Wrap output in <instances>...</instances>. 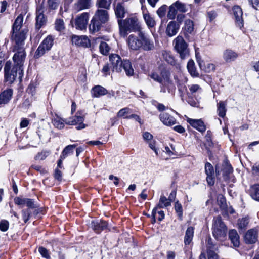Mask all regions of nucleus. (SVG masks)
<instances>
[{
    "label": "nucleus",
    "instance_id": "f257e3e1",
    "mask_svg": "<svg viewBox=\"0 0 259 259\" xmlns=\"http://www.w3.org/2000/svg\"><path fill=\"white\" fill-rule=\"evenodd\" d=\"M170 73L166 70H162L159 75L155 71H153L149 74V76L155 81L160 84L161 92H168L172 93L176 90V87L170 78Z\"/></svg>",
    "mask_w": 259,
    "mask_h": 259
},
{
    "label": "nucleus",
    "instance_id": "f03ea898",
    "mask_svg": "<svg viewBox=\"0 0 259 259\" xmlns=\"http://www.w3.org/2000/svg\"><path fill=\"white\" fill-rule=\"evenodd\" d=\"M109 19L110 15L107 10L97 9L89 26L90 32L94 33L98 32L104 24L108 22Z\"/></svg>",
    "mask_w": 259,
    "mask_h": 259
},
{
    "label": "nucleus",
    "instance_id": "7ed1b4c3",
    "mask_svg": "<svg viewBox=\"0 0 259 259\" xmlns=\"http://www.w3.org/2000/svg\"><path fill=\"white\" fill-rule=\"evenodd\" d=\"M187 11L186 5L178 0L169 6L167 17L170 20H174L176 18V21L180 25L185 18V15L182 13H186Z\"/></svg>",
    "mask_w": 259,
    "mask_h": 259
},
{
    "label": "nucleus",
    "instance_id": "20e7f679",
    "mask_svg": "<svg viewBox=\"0 0 259 259\" xmlns=\"http://www.w3.org/2000/svg\"><path fill=\"white\" fill-rule=\"evenodd\" d=\"M23 22V17L20 14L15 19L12 26L11 38L15 43H21L24 41L27 31L21 30Z\"/></svg>",
    "mask_w": 259,
    "mask_h": 259
},
{
    "label": "nucleus",
    "instance_id": "39448f33",
    "mask_svg": "<svg viewBox=\"0 0 259 259\" xmlns=\"http://www.w3.org/2000/svg\"><path fill=\"white\" fill-rule=\"evenodd\" d=\"M118 24L120 35L124 37L131 31H140L138 19L135 17L127 18L124 20L118 19Z\"/></svg>",
    "mask_w": 259,
    "mask_h": 259
},
{
    "label": "nucleus",
    "instance_id": "423d86ee",
    "mask_svg": "<svg viewBox=\"0 0 259 259\" xmlns=\"http://www.w3.org/2000/svg\"><path fill=\"white\" fill-rule=\"evenodd\" d=\"M5 79L9 84H12L15 80L17 73L19 74V78L21 80L23 75V69L21 67L15 65L11 68V63L7 61L4 67Z\"/></svg>",
    "mask_w": 259,
    "mask_h": 259
},
{
    "label": "nucleus",
    "instance_id": "0eeeda50",
    "mask_svg": "<svg viewBox=\"0 0 259 259\" xmlns=\"http://www.w3.org/2000/svg\"><path fill=\"white\" fill-rule=\"evenodd\" d=\"M174 49L179 54L180 58L184 60L189 57L188 45L183 36L178 35L173 41Z\"/></svg>",
    "mask_w": 259,
    "mask_h": 259
},
{
    "label": "nucleus",
    "instance_id": "6e6552de",
    "mask_svg": "<svg viewBox=\"0 0 259 259\" xmlns=\"http://www.w3.org/2000/svg\"><path fill=\"white\" fill-rule=\"evenodd\" d=\"M213 221V236L218 240L222 241L226 236L227 227L220 216L215 218Z\"/></svg>",
    "mask_w": 259,
    "mask_h": 259
},
{
    "label": "nucleus",
    "instance_id": "1a4fd4ad",
    "mask_svg": "<svg viewBox=\"0 0 259 259\" xmlns=\"http://www.w3.org/2000/svg\"><path fill=\"white\" fill-rule=\"evenodd\" d=\"M24 45V41L21 42V43H15L13 49V51L16 52L13 57L15 65L21 67L22 68H23V65L26 57Z\"/></svg>",
    "mask_w": 259,
    "mask_h": 259
},
{
    "label": "nucleus",
    "instance_id": "9d476101",
    "mask_svg": "<svg viewBox=\"0 0 259 259\" xmlns=\"http://www.w3.org/2000/svg\"><path fill=\"white\" fill-rule=\"evenodd\" d=\"M44 9L43 4L38 5L36 8L35 29L38 30L45 26L47 23V18L44 15Z\"/></svg>",
    "mask_w": 259,
    "mask_h": 259
},
{
    "label": "nucleus",
    "instance_id": "9b49d317",
    "mask_svg": "<svg viewBox=\"0 0 259 259\" xmlns=\"http://www.w3.org/2000/svg\"><path fill=\"white\" fill-rule=\"evenodd\" d=\"M138 36L141 39V49L144 51H151L154 49V42L144 32L139 31Z\"/></svg>",
    "mask_w": 259,
    "mask_h": 259
},
{
    "label": "nucleus",
    "instance_id": "f8f14e48",
    "mask_svg": "<svg viewBox=\"0 0 259 259\" xmlns=\"http://www.w3.org/2000/svg\"><path fill=\"white\" fill-rule=\"evenodd\" d=\"M84 121V117L82 116L77 115L70 118L66 119L65 121V124L68 125H76V128L78 130L84 128L86 127V125L83 123Z\"/></svg>",
    "mask_w": 259,
    "mask_h": 259
},
{
    "label": "nucleus",
    "instance_id": "ddd939ff",
    "mask_svg": "<svg viewBox=\"0 0 259 259\" xmlns=\"http://www.w3.org/2000/svg\"><path fill=\"white\" fill-rule=\"evenodd\" d=\"M89 18V13L84 12L81 14L75 19V27L79 30H83L87 28Z\"/></svg>",
    "mask_w": 259,
    "mask_h": 259
},
{
    "label": "nucleus",
    "instance_id": "4468645a",
    "mask_svg": "<svg viewBox=\"0 0 259 259\" xmlns=\"http://www.w3.org/2000/svg\"><path fill=\"white\" fill-rule=\"evenodd\" d=\"M141 9L142 11L143 17L147 27L149 28L154 27L156 24L154 17L150 14L146 7L143 5L142 6Z\"/></svg>",
    "mask_w": 259,
    "mask_h": 259
},
{
    "label": "nucleus",
    "instance_id": "2eb2a0df",
    "mask_svg": "<svg viewBox=\"0 0 259 259\" xmlns=\"http://www.w3.org/2000/svg\"><path fill=\"white\" fill-rule=\"evenodd\" d=\"M258 240V231L255 228L248 230L244 236V240L246 244L255 243Z\"/></svg>",
    "mask_w": 259,
    "mask_h": 259
},
{
    "label": "nucleus",
    "instance_id": "dca6fc26",
    "mask_svg": "<svg viewBox=\"0 0 259 259\" xmlns=\"http://www.w3.org/2000/svg\"><path fill=\"white\" fill-rule=\"evenodd\" d=\"M93 5V0H76L73 8L76 12L90 9Z\"/></svg>",
    "mask_w": 259,
    "mask_h": 259
},
{
    "label": "nucleus",
    "instance_id": "f3484780",
    "mask_svg": "<svg viewBox=\"0 0 259 259\" xmlns=\"http://www.w3.org/2000/svg\"><path fill=\"white\" fill-rule=\"evenodd\" d=\"M109 60L112 66L113 71L118 72H121V66L123 61L121 60L120 57L115 54H111L109 56Z\"/></svg>",
    "mask_w": 259,
    "mask_h": 259
},
{
    "label": "nucleus",
    "instance_id": "a211bd4d",
    "mask_svg": "<svg viewBox=\"0 0 259 259\" xmlns=\"http://www.w3.org/2000/svg\"><path fill=\"white\" fill-rule=\"evenodd\" d=\"M180 26L176 21H170L166 28V35L170 37L176 35L180 29Z\"/></svg>",
    "mask_w": 259,
    "mask_h": 259
},
{
    "label": "nucleus",
    "instance_id": "6ab92c4d",
    "mask_svg": "<svg viewBox=\"0 0 259 259\" xmlns=\"http://www.w3.org/2000/svg\"><path fill=\"white\" fill-rule=\"evenodd\" d=\"M127 44L131 49L137 51L141 48V39L132 34L128 37Z\"/></svg>",
    "mask_w": 259,
    "mask_h": 259
},
{
    "label": "nucleus",
    "instance_id": "aec40b11",
    "mask_svg": "<svg viewBox=\"0 0 259 259\" xmlns=\"http://www.w3.org/2000/svg\"><path fill=\"white\" fill-rule=\"evenodd\" d=\"M205 171L207 175L206 181L210 186L214 184V172L213 166L209 162L206 163L205 165Z\"/></svg>",
    "mask_w": 259,
    "mask_h": 259
},
{
    "label": "nucleus",
    "instance_id": "412c9836",
    "mask_svg": "<svg viewBox=\"0 0 259 259\" xmlns=\"http://www.w3.org/2000/svg\"><path fill=\"white\" fill-rule=\"evenodd\" d=\"M233 12L235 18L236 25L241 28L243 26V12L241 8L239 6H235L233 8Z\"/></svg>",
    "mask_w": 259,
    "mask_h": 259
},
{
    "label": "nucleus",
    "instance_id": "4be33fe9",
    "mask_svg": "<svg viewBox=\"0 0 259 259\" xmlns=\"http://www.w3.org/2000/svg\"><path fill=\"white\" fill-rule=\"evenodd\" d=\"M72 42L76 46L83 47H88L90 45V40L86 36H73L72 37Z\"/></svg>",
    "mask_w": 259,
    "mask_h": 259
},
{
    "label": "nucleus",
    "instance_id": "5701e85b",
    "mask_svg": "<svg viewBox=\"0 0 259 259\" xmlns=\"http://www.w3.org/2000/svg\"><path fill=\"white\" fill-rule=\"evenodd\" d=\"M184 35L186 38L189 37V34H191L194 32V22L190 19L185 20L184 26L182 28Z\"/></svg>",
    "mask_w": 259,
    "mask_h": 259
},
{
    "label": "nucleus",
    "instance_id": "b1692460",
    "mask_svg": "<svg viewBox=\"0 0 259 259\" xmlns=\"http://www.w3.org/2000/svg\"><path fill=\"white\" fill-rule=\"evenodd\" d=\"M238 57V54L231 49L225 50L223 53V58L227 63L234 61Z\"/></svg>",
    "mask_w": 259,
    "mask_h": 259
},
{
    "label": "nucleus",
    "instance_id": "393cba45",
    "mask_svg": "<svg viewBox=\"0 0 259 259\" xmlns=\"http://www.w3.org/2000/svg\"><path fill=\"white\" fill-rule=\"evenodd\" d=\"M114 11L116 17L123 18L126 12L124 2H118L114 6Z\"/></svg>",
    "mask_w": 259,
    "mask_h": 259
},
{
    "label": "nucleus",
    "instance_id": "a878e982",
    "mask_svg": "<svg viewBox=\"0 0 259 259\" xmlns=\"http://www.w3.org/2000/svg\"><path fill=\"white\" fill-rule=\"evenodd\" d=\"M229 239L231 244L235 247H238L240 245V237L237 231L235 229L229 230L228 233Z\"/></svg>",
    "mask_w": 259,
    "mask_h": 259
},
{
    "label": "nucleus",
    "instance_id": "bb28decb",
    "mask_svg": "<svg viewBox=\"0 0 259 259\" xmlns=\"http://www.w3.org/2000/svg\"><path fill=\"white\" fill-rule=\"evenodd\" d=\"M159 117L161 121L166 126H171L176 123V119L167 113H162Z\"/></svg>",
    "mask_w": 259,
    "mask_h": 259
},
{
    "label": "nucleus",
    "instance_id": "cd10ccee",
    "mask_svg": "<svg viewBox=\"0 0 259 259\" xmlns=\"http://www.w3.org/2000/svg\"><path fill=\"white\" fill-rule=\"evenodd\" d=\"M187 122L193 127L200 132H204L206 130V126L201 119H193L188 118Z\"/></svg>",
    "mask_w": 259,
    "mask_h": 259
},
{
    "label": "nucleus",
    "instance_id": "c85d7f7f",
    "mask_svg": "<svg viewBox=\"0 0 259 259\" xmlns=\"http://www.w3.org/2000/svg\"><path fill=\"white\" fill-rule=\"evenodd\" d=\"M13 94L12 89H8L0 94V105L8 103L11 99Z\"/></svg>",
    "mask_w": 259,
    "mask_h": 259
},
{
    "label": "nucleus",
    "instance_id": "c756f323",
    "mask_svg": "<svg viewBox=\"0 0 259 259\" xmlns=\"http://www.w3.org/2000/svg\"><path fill=\"white\" fill-rule=\"evenodd\" d=\"M14 202L15 204L19 205H26L29 208H34L35 207L33 200L31 199L16 197L14 199Z\"/></svg>",
    "mask_w": 259,
    "mask_h": 259
},
{
    "label": "nucleus",
    "instance_id": "7c9ffc66",
    "mask_svg": "<svg viewBox=\"0 0 259 259\" xmlns=\"http://www.w3.org/2000/svg\"><path fill=\"white\" fill-rule=\"evenodd\" d=\"M107 226V223L103 220H100L99 222L97 221L92 222V228L98 233H100L102 230L106 229Z\"/></svg>",
    "mask_w": 259,
    "mask_h": 259
},
{
    "label": "nucleus",
    "instance_id": "2f4dec72",
    "mask_svg": "<svg viewBox=\"0 0 259 259\" xmlns=\"http://www.w3.org/2000/svg\"><path fill=\"white\" fill-rule=\"evenodd\" d=\"M121 67V71L123 69L127 76H132L134 73V70L132 68V64L129 60H124Z\"/></svg>",
    "mask_w": 259,
    "mask_h": 259
},
{
    "label": "nucleus",
    "instance_id": "473e14b6",
    "mask_svg": "<svg viewBox=\"0 0 259 259\" xmlns=\"http://www.w3.org/2000/svg\"><path fill=\"white\" fill-rule=\"evenodd\" d=\"M194 228L192 226L188 227L184 237V243L186 245H189L194 236Z\"/></svg>",
    "mask_w": 259,
    "mask_h": 259
},
{
    "label": "nucleus",
    "instance_id": "72a5a7b5",
    "mask_svg": "<svg viewBox=\"0 0 259 259\" xmlns=\"http://www.w3.org/2000/svg\"><path fill=\"white\" fill-rule=\"evenodd\" d=\"M108 94L107 90L100 85H96L92 89V94L95 97L98 98Z\"/></svg>",
    "mask_w": 259,
    "mask_h": 259
},
{
    "label": "nucleus",
    "instance_id": "f704fd0d",
    "mask_svg": "<svg viewBox=\"0 0 259 259\" xmlns=\"http://www.w3.org/2000/svg\"><path fill=\"white\" fill-rule=\"evenodd\" d=\"M112 0H97L96 6L98 9H103L108 11L111 7Z\"/></svg>",
    "mask_w": 259,
    "mask_h": 259
},
{
    "label": "nucleus",
    "instance_id": "c9c22d12",
    "mask_svg": "<svg viewBox=\"0 0 259 259\" xmlns=\"http://www.w3.org/2000/svg\"><path fill=\"white\" fill-rule=\"evenodd\" d=\"M227 103L224 101H220L217 104V112L218 115L224 118L226 115Z\"/></svg>",
    "mask_w": 259,
    "mask_h": 259
},
{
    "label": "nucleus",
    "instance_id": "e433bc0d",
    "mask_svg": "<svg viewBox=\"0 0 259 259\" xmlns=\"http://www.w3.org/2000/svg\"><path fill=\"white\" fill-rule=\"evenodd\" d=\"M163 56L168 63L173 66H176L177 68L179 67V65L177 64L174 57L170 52L165 51L163 53Z\"/></svg>",
    "mask_w": 259,
    "mask_h": 259
},
{
    "label": "nucleus",
    "instance_id": "4c0bfd02",
    "mask_svg": "<svg viewBox=\"0 0 259 259\" xmlns=\"http://www.w3.org/2000/svg\"><path fill=\"white\" fill-rule=\"evenodd\" d=\"M169 206H171V203L170 201H168L165 196L164 195H161L160 196L158 204L154 208H156L157 210L158 208H163L164 207H168Z\"/></svg>",
    "mask_w": 259,
    "mask_h": 259
},
{
    "label": "nucleus",
    "instance_id": "58836bf2",
    "mask_svg": "<svg viewBox=\"0 0 259 259\" xmlns=\"http://www.w3.org/2000/svg\"><path fill=\"white\" fill-rule=\"evenodd\" d=\"M66 119L64 120L58 116L52 119L53 125L58 129H62L65 126Z\"/></svg>",
    "mask_w": 259,
    "mask_h": 259
},
{
    "label": "nucleus",
    "instance_id": "ea45409f",
    "mask_svg": "<svg viewBox=\"0 0 259 259\" xmlns=\"http://www.w3.org/2000/svg\"><path fill=\"white\" fill-rule=\"evenodd\" d=\"M76 145H69L65 147L61 153V158H65L68 156L72 154Z\"/></svg>",
    "mask_w": 259,
    "mask_h": 259
},
{
    "label": "nucleus",
    "instance_id": "a19ab883",
    "mask_svg": "<svg viewBox=\"0 0 259 259\" xmlns=\"http://www.w3.org/2000/svg\"><path fill=\"white\" fill-rule=\"evenodd\" d=\"M62 0H47V7L49 11L55 10L62 3Z\"/></svg>",
    "mask_w": 259,
    "mask_h": 259
},
{
    "label": "nucleus",
    "instance_id": "79ce46f5",
    "mask_svg": "<svg viewBox=\"0 0 259 259\" xmlns=\"http://www.w3.org/2000/svg\"><path fill=\"white\" fill-rule=\"evenodd\" d=\"M250 193L251 197L253 199L259 201V184L254 185L251 186Z\"/></svg>",
    "mask_w": 259,
    "mask_h": 259
},
{
    "label": "nucleus",
    "instance_id": "37998d69",
    "mask_svg": "<svg viewBox=\"0 0 259 259\" xmlns=\"http://www.w3.org/2000/svg\"><path fill=\"white\" fill-rule=\"evenodd\" d=\"M54 37L52 35H48L40 44L46 50H51L53 45Z\"/></svg>",
    "mask_w": 259,
    "mask_h": 259
},
{
    "label": "nucleus",
    "instance_id": "c03bdc74",
    "mask_svg": "<svg viewBox=\"0 0 259 259\" xmlns=\"http://www.w3.org/2000/svg\"><path fill=\"white\" fill-rule=\"evenodd\" d=\"M187 69L192 76H197L198 73L195 67L194 62L193 60H189L187 63Z\"/></svg>",
    "mask_w": 259,
    "mask_h": 259
},
{
    "label": "nucleus",
    "instance_id": "a18cd8bd",
    "mask_svg": "<svg viewBox=\"0 0 259 259\" xmlns=\"http://www.w3.org/2000/svg\"><path fill=\"white\" fill-rule=\"evenodd\" d=\"M99 49L101 54L107 55L110 50V47L106 42L101 41L99 46Z\"/></svg>",
    "mask_w": 259,
    "mask_h": 259
},
{
    "label": "nucleus",
    "instance_id": "49530a36",
    "mask_svg": "<svg viewBox=\"0 0 259 259\" xmlns=\"http://www.w3.org/2000/svg\"><path fill=\"white\" fill-rule=\"evenodd\" d=\"M47 51H49V50H46L45 47L40 44L35 52L34 57L35 58L38 59L43 56Z\"/></svg>",
    "mask_w": 259,
    "mask_h": 259
},
{
    "label": "nucleus",
    "instance_id": "de8ad7c7",
    "mask_svg": "<svg viewBox=\"0 0 259 259\" xmlns=\"http://www.w3.org/2000/svg\"><path fill=\"white\" fill-rule=\"evenodd\" d=\"M249 223V219L247 217L243 218L238 221V226L239 229H245Z\"/></svg>",
    "mask_w": 259,
    "mask_h": 259
},
{
    "label": "nucleus",
    "instance_id": "09e8293b",
    "mask_svg": "<svg viewBox=\"0 0 259 259\" xmlns=\"http://www.w3.org/2000/svg\"><path fill=\"white\" fill-rule=\"evenodd\" d=\"M207 257L208 259H217L219 257L218 250L211 248L207 249Z\"/></svg>",
    "mask_w": 259,
    "mask_h": 259
},
{
    "label": "nucleus",
    "instance_id": "8fccbe9b",
    "mask_svg": "<svg viewBox=\"0 0 259 259\" xmlns=\"http://www.w3.org/2000/svg\"><path fill=\"white\" fill-rule=\"evenodd\" d=\"M174 207L179 219L182 220L183 217V208L181 204L177 201L175 202Z\"/></svg>",
    "mask_w": 259,
    "mask_h": 259
},
{
    "label": "nucleus",
    "instance_id": "3c124183",
    "mask_svg": "<svg viewBox=\"0 0 259 259\" xmlns=\"http://www.w3.org/2000/svg\"><path fill=\"white\" fill-rule=\"evenodd\" d=\"M167 6L166 5H163L159 7L156 11V14L160 18H163L166 14Z\"/></svg>",
    "mask_w": 259,
    "mask_h": 259
},
{
    "label": "nucleus",
    "instance_id": "603ef678",
    "mask_svg": "<svg viewBox=\"0 0 259 259\" xmlns=\"http://www.w3.org/2000/svg\"><path fill=\"white\" fill-rule=\"evenodd\" d=\"M55 29L58 31H61L65 29L64 21L61 19H58L55 21Z\"/></svg>",
    "mask_w": 259,
    "mask_h": 259
},
{
    "label": "nucleus",
    "instance_id": "864d4df0",
    "mask_svg": "<svg viewBox=\"0 0 259 259\" xmlns=\"http://www.w3.org/2000/svg\"><path fill=\"white\" fill-rule=\"evenodd\" d=\"M174 79L180 91H181L183 88H186L184 83L185 81L180 79L179 77L177 75L174 76Z\"/></svg>",
    "mask_w": 259,
    "mask_h": 259
},
{
    "label": "nucleus",
    "instance_id": "5fc2aeb1",
    "mask_svg": "<svg viewBox=\"0 0 259 259\" xmlns=\"http://www.w3.org/2000/svg\"><path fill=\"white\" fill-rule=\"evenodd\" d=\"M9 222L6 220H3L0 222V230L3 232H6L9 229Z\"/></svg>",
    "mask_w": 259,
    "mask_h": 259
},
{
    "label": "nucleus",
    "instance_id": "6e6d98bb",
    "mask_svg": "<svg viewBox=\"0 0 259 259\" xmlns=\"http://www.w3.org/2000/svg\"><path fill=\"white\" fill-rule=\"evenodd\" d=\"M223 171L226 174H229L233 171V168L231 165L228 163V161H225L224 162Z\"/></svg>",
    "mask_w": 259,
    "mask_h": 259
},
{
    "label": "nucleus",
    "instance_id": "4d7b16f0",
    "mask_svg": "<svg viewBox=\"0 0 259 259\" xmlns=\"http://www.w3.org/2000/svg\"><path fill=\"white\" fill-rule=\"evenodd\" d=\"M49 154V153L48 151H42L36 155L35 159L37 160H42L45 159Z\"/></svg>",
    "mask_w": 259,
    "mask_h": 259
},
{
    "label": "nucleus",
    "instance_id": "13d9d810",
    "mask_svg": "<svg viewBox=\"0 0 259 259\" xmlns=\"http://www.w3.org/2000/svg\"><path fill=\"white\" fill-rule=\"evenodd\" d=\"M131 111V110L127 107L122 108L118 111L117 113V116L119 117H123L126 114L130 113Z\"/></svg>",
    "mask_w": 259,
    "mask_h": 259
},
{
    "label": "nucleus",
    "instance_id": "bf43d9fd",
    "mask_svg": "<svg viewBox=\"0 0 259 259\" xmlns=\"http://www.w3.org/2000/svg\"><path fill=\"white\" fill-rule=\"evenodd\" d=\"M30 213L31 212L28 209L22 211V217L25 223H26L29 220Z\"/></svg>",
    "mask_w": 259,
    "mask_h": 259
},
{
    "label": "nucleus",
    "instance_id": "052dcab7",
    "mask_svg": "<svg viewBox=\"0 0 259 259\" xmlns=\"http://www.w3.org/2000/svg\"><path fill=\"white\" fill-rule=\"evenodd\" d=\"M38 251L42 255V257L47 258L50 257L48 250L45 248L43 247H39L38 248Z\"/></svg>",
    "mask_w": 259,
    "mask_h": 259
},
{
    "label": "nucleus",
    "instance_id": "680f3d73",
    "mask_svg": "<svg viewBox=\"0 0 259 259\" xmlns=\"http://www.w3.org/2000/svg\"><path fill=\"white\" fill-rule=\"evenodd\" d=\"M189 90L192 94H194L200 90L201 88L198 84H192L190 86Z\"/></svg>",
    "mask_w": 259,
    "mask_h": 259
},
{
    "label": "nucleus",
    "instance_id": "e2e57ef3",
    "mask_svg": "<svg viewBox=\"0 0 259 259\" xmlns=\"http://www.w3.org/2000/svg\"><path fill=\"white\" fill-rule=\"evenodd\" d=\"M54 177L58 181H61L62 180V172L58 168L55 169Z\"/></svg>",
    "mask_w": 259,
    "mask_h": 259
},
{
    "label": "nucleus",
    "instance_id": "0e129e2a",
    "mask_svg": "<svg viewBox=\"0 0 259 259\" xmlns=\"http://www.w3.org/2000/svg\"><path fill=\"white\" fill-rule=\"evenodd\" d=\"M125 118L126 119H134L136 121H138L140 124H142L141 121V118H140L139 116L136 114H132L131 115L126 116Z\"/></svg>",
    "mask_w": 259,
    "mask_h": 259
},
{
    "label": "nucleus",
    "instance_id": "69168bd1",
    "mask_svg": "<svg viewBox=\"0 0 259 259\" xmlns=\"http://www.w3.org/2000/svg\"><path fill=\"white\" fill-rule=\"evenodd\" d=\"M144 139L147 142L151 141L153 138V136L149 132H146L143 134Z\"/></svg>",
    "mask_w": 259,
    "mask_h": 259
},
{
    "label": "nucleus",
    "instance_id": "338daca9",
    "mask_svg": "<svg viewBox=\"0 0 259 259\" xmlns=\"http://www.w3.org/2000/svg\"><path fill=\"white\" fill-rule=\"evenodd\" d=\"M217 14L215 11H212L207 12V16L210 21H213L217 17Z\"/></svg>",
    "mask_w": 259,
    "mask_h": 259
},
{
    "label": "nucleus",
    "instance_id": "774afa93",
    "mask_svg": "<svg viewBox=\"0 0 259 259\" xmlns=\"http://www.w3.org/2000/svg\"><path fill=\"white\" fill-rule=\"evenodd\" d=\"M174 130L180 134L184 133L185 132V129L182 125H177L174 127Z\"/></svg>",
    "mask_w": 259,
    "mask_h": 259
}]
</instances>
